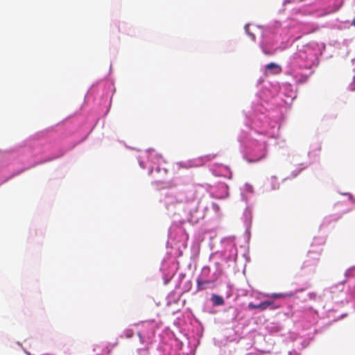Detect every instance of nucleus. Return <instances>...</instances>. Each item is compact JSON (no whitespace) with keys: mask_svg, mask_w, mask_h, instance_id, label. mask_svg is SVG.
<instances>
[{"mask_svg":"<svg viewBox=\"0 0 355 355\" xmlns=\"http://www.w3.org/2000/svg\"><path fill=\"white\" fill-rule=\"evenodd\" d=\"M272 304V302L271 301H264L261 302L259 304H254L252 302H250L248 304V309H259L261 311H264L267 309Z\"/></svg>","mask_w":355,"mask_h":355,"instance_id":"obj_1","label":"nucleus"},{"mask_svg":"<svg viewBox=\"0 0 355 355\" xmlns=\"http://www.w3.org/2000/svg\"><path fill=\"white\" fill-rule=\"evenodd\" d=\"M266 69L271 71L272 74H279L282 71V67L274 62L268 64L266 66Z\"/></svg>","mask_w":355,"mask_h":355,"instance_id":"obj_2","label":"nucleus"},{"mask_svg":"<svg viewBox=\"0 0 355 355\" xmlns=\"http://www.w3.org/2000/svg\"><path fill=\"white\" fill-rule=\"evenodd\" d=\"M211 301L215 306L223 305L225 303L223 298L217 295H213L211 296Z\"/></svg>","mask_w":355,"mask_h":355,"instance_id":"obj_3","label":"nucleus"},{"mask_svg":"<svg viewBox=\"0 0 355 355\" xmlns=\"http://www.w3.org/2000/svg\"><path fill=\"white\" fill-rule=\"evenodd\" d=\"M295 293H272L270 297L274 299L284 298L287 297H293Z\"/></svg>","mask_w":355,"mask_h":355,"instance_id":"obj_4","label":"nucleus"},{"mask_svg":"<svg viewBox=\"0 0 355 355\" xmlns=\"http://www.w3.org/2000/svg\"><path fill=\"white\" fill-rule=\"evenodd\" d=\"M210 282L209 281H202L200 279L197 280V286L198 290L201 291L206 288V285L209 284Z\"/></svg>","mask_w":355,"mask_h":355,"instance_id":"obj_5","label":"nucleus"},{"mask_svg":"<svg viewBox=\"0 0 355 355\" xmlns=\"http://www.w3.org/2000/svg\"><path fill=\"white\" fill-rule=\"evenodd\" d=\"M266 156V153H263L260 157H257V158H254V159H248L247 161L249 162V163H252V162H259L260 161L262 158H263L264 157Z\"/></svg>","mask_w":355,"mask_h":355,"instance_id":"obj_6","label":"nucleus"},{"mask_svg":"<svg viewBox=\"0 0 355 355\" xmlns=\"http://www.w3.org/2000/svg\"><path fill=\"white\" fill-rule=\"evenodd\" d=\"M309 296L310 299L314 300L316 297V294L315 293H311L309 294Z\"/></svg>","mask_w":355,"mask_h":355,"instance_id":"obj_7","label":"nucleus"},{"mask_svg":"<svg viewBox=\"0 0 355 355\" xmlns=\"http://www.w3.org/2000/svg\"><path fill=\"white\" fill-rule=\"evenodd\" d=\"M126 336H127L128 338H130V337H132V333L128 334L126 335Z\"/></svg>","mask_w":355,"mask_h":355,"instance_id":"obj_8","label":"nucleus"},{"mask_svg":"<svg viewBox=\"0 0 355 355\" xmlns=\"http://www.w3.org/2000/svg\"><path fill=\"white\" fill-rule=\"evenodd\" d=\"M138 336H139V338H140V340H141V342L142 343V342H143V340H142V337H141V334H140L139 332L138 333Z\"/></svg>","mask_w":355,"mask_h":355,"instance_id":"obj_9","label":"nucleus"},{"mask_svg":"<svg viewBox=\"0 0 355 355\" xmlns=\"http://www.w3.org/2000/svg\"><path fill=\"white\" fill-rule=\"evenodd\" d=\"M352 25L355 26V19L352 21Z\"/></svg>","mask_w":355,"mask_h":355,"instance_id":"obj_10","label":"nucleus"},{"mask_svg":"<svg viewBox=\"0 0 355 355\" xmlns=\"http://www.w3.org/2000/svg\"><path fill=\"white\" fill-rule=\"evenodd\" d=\"M265 54H268V51H264Z\"/></svg>","mask_w":355,"mask_h":355,"instance_id":"obj_11","label":"nucleus"},{"mask_svg":"<svg viewBox=\"0 0 355 355\" xmlns=\"http://www.w3.org/2000/svg\"><path fill=\"white\" fill-rule=\"evenodd\" d=\"M265 54H268V51H264Z\"/></svg>","mask_w":355,"mask_h":355,"instance_id":"obj_12","label":"nucleus"},{"mask_svg":"<svg viewBox=\"0 0 355 355\" xmlns=\"http://www.w3.org/2000/svg\"><path fill=\"white\" fill-rule=\"evenodd\" d=\"M107 354H109V353H110V349H107Z\"/></svg>","mask_w":355,"mask_h":355,"instance_id":"obj_13","label":"nucleus"},{"mask_svg":"<svg viewBox=\"0 0 355 355\" xmlns=\"http://www.w3.org/2000/svg\"><path fill=\"white\" fill-rule=\"evenodd\" d=\"M96 355H99V354H96Z\"/></svg>","mask_w":355,"mask_h":355,"instance_id":"obj_14","label":"nucleus"}]
</instances>
